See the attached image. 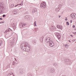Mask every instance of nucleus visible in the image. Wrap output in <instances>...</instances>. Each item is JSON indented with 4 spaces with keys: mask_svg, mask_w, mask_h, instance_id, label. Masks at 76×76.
<instances>
[{
    "mask_svg": "<svg viewBox=\"0 0 76 76\" xmlns=\"http://www.w3.org/2000/svg\"><path fill=\"white\" fill-rule=\"evenodd\" d=\"M3 2L0 3V13H1L3 11V10H5V8L3 7Z\"/></svg>",
    "mask_w": 76,
    "mask_h": 76,
    "instance_id": "1",
    "label": "nucleus"
},
{
    "mask_svg": "<svg viewBox=\"0 0 76 76\" xmlns=\"http://www.w3.org/2000/svg\"><path fill=\"white\" fill-rule=\"evenodd\" d=\"M40 7L42 9H45L46 7V3L45 2H43L41 3Z\"/></svg>",
    "mask_w": 76,
    "mask_h": 76,
    "instance_id": "2",
    "label": "nucleus"
},
{
    "mask_svg": "<svg viewBox=\"0 0 76 76\" xmlns=\"http://www.w3.org/2000/svg\"><path fill=\"white\" fill-rule=\"evenodd\" d=\"M56 35L58 39H60V38H61V36L60 34V33L58 32L56 33Z\"/></svg>",
    "mask_w": 76,
    "mask_h": 76,
    "instance_id": "3",
    "label": "nucleus"
},
{
    "mask_svg": "<svg viewBox=\"0 0 76 76\" xmlns=\"http://www.w3.org/2000/svg\"><path fill=\"white\" fill-rule=\"evenodd\" d=\"M17 65V63L16 62H13L12 64V67H13V66H16Z\"/></svg>",
    "mask_w": 76,
    "mask_h": 76,
    "instance_id": "4",
    "label": "nucleus"
},
{
    "mask_svg": "<svg viewBox=\"0 0 76 76\" xmlns=\"http://www.w3.org/2000/svg\"><path fill=\"white\" fill-rule=\"evenodd\" d=\"M57 28H58V29H62L63 28V27L62 26L60 25H57Z\"/></svg>",
    "mask_w": 76,
    "mask_h": 76,
    "instance_id": "5",
    "label": "nucleus"
},
{
    "mask_svg": "<svg viewBox=\"0 0 76 76\" xmlns=\"http://www.w3.org/2000/svg\"><path fill=\"white\" fill-rule=\"evenodd\" d=\"M23 2H21V4H17V5H15V7H17L18 6H19V5H20V6H23Z\"/></svg>",
    "mask_w": 76,
    "mask_h": 76,
    "instance_id": "6",
    "label": "nucleus"
},
{
    "mask_svg": "<svg viewBox=\"0 0 76 76\" xmlns=\"http://www.w3.org/2000/svg\"><path fill=\"white\" fill-rule=\"evenodd\" d=\"M18 11L16 10H14L12 11V13L14 15H16V14H17V13Z\"/></svg>",
    "mask_w": 76,
    "mask_h": 76,
    "instance_id": "7",
    "label": "nucleus"
},
{
    "mask_svg": "<svg viewBox=\"0 0 76 76\" xmlns=\"http://www.w3.org/2000/svg\"><path fill=\"white\" fill-rule=\"evenodd\" d=\"M65 61H66V62H69V63H70L71 62V61H70L68 59H65L64 60Z\"/></svg>",
    "mask_w": 76,
    "mask_h": 76,
    "instance_id": "8",
    "label": "nucleus"
},
{
    "mask_svg": "<svg viewBox=\"0 0 76 76\" xmlns=\"http://www.w3.org/2000/svg\"><path fill=\"white\" fill-rule=\"evenodd\" d=\"M60 10V8L59 7H57L56 9V12H58Z\"/></svg>",
    "mask_w": 76,
    "mask_h": 76,
    "instance_id": "9",
    "label": "nucleus"
},
{
    "mask_svg": "<svg viewBox=\"0 0 76 76\" xmlns=\"http://www.w3.org/2000/svg\"><path fill=\"white\" fill-rule=\"evenodd\" d=\"M37 11V9L36 8H34L33 9V10L32 11V13L34 14V13H35Z\"/></svg>",
    "mask_w": 76,
    "mask_h": 76,
    "instance_id": "10",
    "label": "nucleus"
},
{
    "mask_svg": "<svg viewBox=\"0 0 76 76\" xmlns=\"http://www.w3.org/2000/svg\"><path fill=\"white\" fill-rule=\"evenodd\" d=\"M70 16L71 17V18H72V19H75V18H74V16L73 15V14H72L70 15Z\"/></svg>",
    "mask_w": 76,
    "mask_h": 76,
    "instance_id": "11",
    "label": "nucleus"
},
{
    "mask_svg": "<svg viewBox=\"0 0 76 76\" xmlns=\"http://www.w3.org/2000/svg\"><path fill=\"white\" fill-rule=\"evenodd\" d=\"M19 26L21 27H23V23H20V24Z\"/></svg>",
    "mask_w": 76,
    "mask_h": 76,
    "instance_id": "12",
    "label": "nucleus"
},
{
    "mask_svg": "<svg viewBox=\"0 0 76 76\" xmlns=\"http://www.w3.org/2000/svg\"><path fill=\"white\" fill-rule=\"evenodd\" d=\"M11 29H10V28H9L8 29V30H6V31H5V33H6V32H9L10 31H11Z\"/></svg>",
    "mask_w": 76,
    "mask_h": 76,
    "instance_id": "13",
    "label": "nucleus"
},
{
    "mask_svg": "<svg viewBox=\"0 0 76 76\" xmlns=\"http://www.w3.org/2000/svg\"><path fill=\"white\" fill-rule=\"evenodd\" d=\"M10 44H11V45L12 47H13L14 44H15V43H14V42H11Z\"/></svg>",
    "mask_w": 76,
    "mask_h": 76,
    "instance_id": "14",
    "label": "nucleus"
},
{
    "mask_svg": "<svg viewBox=\"0 0 76 76\" xmlns=\"http://www.w3.org/2000/svg\"><path fill=\"white\" fill-rule=\"evenodd\" d=\"M40 41L41 42H42V41H43V38L41 37L40 39Z\"/></svg>",
    "mask_w": 76,
    "mask_h": 76,
    "instance_id": "15",
    "label": "nucleus"
},
{
    "mask_svg": "<svg viewBox=\"0 0 76 76\" xmlns=\"http://www.w3.org/2000/svg\"><path fill=\"white\" fill-rule=\"evenodd\" d=\"M51 72L52 73H53V72H55V70H54V69H51Z\"/></svg>",
    "mask_w": 76,
    "mask_h": 76,
    "instance_id": "16",
    "label": "nucleus"
},
{
    "mask_svg": "<svg viewBox=\"0 0 76 76\" xmlns=\"http://www.w3.org/2000/svg\"><path fill=\"white\" fill-rule=\"evenodd\" d=\"M28 76H32V74L31 73H28Z\"/></svg>",
    "mask_w": 76,
    "mask_h": 76,
    "instance_id": "17",
    "label": "nucleus"
},
{
    "mask_svg": "<svg viewBox=\"0 0 76 76\" xmlns=\"http://www.w3.org/2000/svg\"><path fill=\"white\" fill-rule=\"evenodd\" d=\"M3 42L2 41H0V45L1 46V45H2V44H3Z\"/></svg>",
    "mask_w": 76,
    "mask_h": 76,
    "instance_id": "18",
    "label": "nucleus"
},
{
    "mask_svg": "<svg viewBox=\"0 0 76 76\" xmlns=\"http://www.w3.org/2000/svg\"><path fill=\"white\" fill-rule=\"evenodd\" d=\"M36 22H37L36 21H35L34 23V26H37V24L36 23Z\"/></svg>",
    "mask_w": 76,
    "mask_h": 76,
    "instance_id": "19",
    "label": "nucleus"
},
{
    "mask_svg": "<svg viewBox=\"0 0 76 76\" xmlns=\"http://www.w3.org/2000/svg\"><path fill=\"white\" fill-rule=\"evenodd\" d=\"M33 44H34V45H35V44H36V43H37V42H36V41H35L34 40L33 41Z\"/></svg>",
    "mask_w": 76,
    "mask_h": 76,
    "instance_id": "20",
    "label": "nucleus"
},
{
    "mask_svg": "<svg viewBox=\"0 0 76 76\" xmlns=\"http://www.w3.org/2000/svg\"><path fill=\"white\" fill-rule=\"evenodd\" d=\"M74 17L75 19H76V14H73Z\"/></svg>",
    "mask_w": 76,
    "mask_h": 76,
    "instance_id": "21",
    "label": "nucleus"
},
{
    "mask_svg": "<svg viewBox=\"0 0 76 76\" xmlns=\"http://www.w3.org/2000/svg\"><path fill=\"white\" fill-rule=\"evenodd\" d=\"M62 6V4L59 5L58 6V7H61Z\"/></svg>",
    "mask_w": 76,
    "mask_h": 76,
    "instance_id": "22",
    "label": "nucleus"
},
{
    "mask_svg": "<svg viewBox=\"0 0 76 76\" xmlns=\"http://www.w3.org/2000/svg\"><path fill=\"white\" fill-rule=\"evenodd\" d=\"M51 29L52 31H56V29L54 28H52Z\"/></svg>",
    "mask_w": 76,
    "mask_h": 76,
    "instance_id": "23",
    "label": "nucleus"
},
{
    "mask_svg": "<svg viewBox=\"0 0 76 76\" xmlns=\"http://www.w3.org/2000/svg\"><path fill=\"white\" fill-rule=\"evenodd\" d=\"M26 47H29V46L28 45H26V44L25 43V45H24Z\"/></svg>",
    "mask_w": 76,
    "mask_h": 76,
    "instance_id": "24",
    "label": "nucleus"
},
{
    "mask_svg": "<svg viewBox=\"0 0 76 76\" xmlns=\"http://www.w3.org/2000/svg\"><path fill=\"white\" fill-rule=\"evenodd\" d=\"M66 23V25H68V26L69 25V22H67Z\"/></svg>",
    "mask_w": 76,
    "mask_h": 76,
    "instance_id": "25",
    "label": "nucleus"
},
{
    "mask_svg": "<svg viewBox=\"0 0 76 76\" xmlns=\"http://www.w3.org/2000/svg\"><path fill=\"white\" fill-rule=\"evenodd\" d=\"M49 45H52V43L51 41H49Z\"/></svg>",
    "mask_w": 76,
    "mask_h": 76,
    "instance_id": "26",
    "label": "nucleus"
},
{
    "mask_svg": "<svg viewBox=\"0 0 76 76\" xmlns=\"http://www.w3.org/2000/svg\"><path fill=\"white\" fill-rule=\"evenodd\" d=\"M53 65L54 66H57V64L56 63H55L53 64Z\"/></svg>",
    "mask_w": 76,
    "mask_h": 76,
    "instance_id": "27",
    "label": "nucleus"
},
{
    "mask_svg": "<svg viewBox=\"0 0 76 76\" xmlns=\"http://www.w3.org/2000/svg\"><path fill=\"white\" fill-rule=\"evenodd\" d=\"M65 47H69V45H65Z\"/></svg>",
    "mask_w": 76,
    "mask_h": 76,
    "instance_id": "28",
    "label": "nucleus"
},
{
    "mask_svg": "<svg viewBox=\"0 0 76 76\" xmlns=\"http://www.w3.org/2000/svg\"><path fill=\"white\" fill-rule=\"evenodd\" d=\"M5 16H6V15H3V18H5Z\"/></svg>",
    "mask_w": 76,
    "mask_h": 76,
    "instance_id": "29",
    "label": "nucleus"
},
{
    "mask_svg": "<svg viewBox=\"0 0 76 76\" xmlns=\"http://www.w3.org/2000/svg\"><path fill=\"white\" fill-rule=\"evenodd\" d=\"M72 28H75V25H73L72 26Z\"/></svg>",
    "mask_w": 76,
    "mask_h": 76,
    "instance_id": "30",
    "label": "nucleus"
},
{
    "mask_svg": "<svg viewBox=\"0 0 76 76\" xmlns=\"http://www.w3.org/2000/svg\"><path fill=\"white\" fill-rule=\"evenodd\" d=\"M38 29V28H36L35 29V30L36 31H37Z\"/></svg>",
    "mask_w": 76,
    "mask_h": 76,
    "instance_id": "31",
    "label": "nucleus"
},
{
    "mask_svg": "<svg viewBox=\"0 0 76 76\" xmlns=\"http://www.w3.org/2000/svg\"><path fill=\"white\" fill-rule=\"evenodd\" d=\"M26 17V18H28V15H26L25 16H24V17Z\"/></svg>",
    "mask_w": 76,
    "mask_h": 76,
    "instance_id": "32",
    "label": "nucleus"
},
{
    "mask_svg": "<svg viewBox=\"0 0 76 76\" xmlns=\"http://www.w3.org/2000/svg\"><path fill=\"white\" fill-rule=\"evenodd\" d=\"M30 47H28V51H30V50H31V49H30Z\"/></svg>",
    "mask_w": 76,
    "mask_h": 76,
    "instance_id": "33",
    "label": "nucleus"
},
{
    "mask_svg": "<svg viewBox=\"0 0 76 76\" xmlns=\"http://www.w3.org/2000/svg\"><path fill=\"white\" fill-rule=\"evenodd\" d=\"M10 74V75H13V73H12V72H11L10 73H9Z\"/></svg>",
    "mask_w": 76,
    "mask_h": 76,
    "instance_id": "34",
    "label": "nucleus"
},
{
    "mask_svg": "<svg viewBox=\"0 0 76 76\" xmlns=\"http://www.w3.org/2000/svg\"><path fill=\"white\" fill-rule=\"evenodd\" d=\"M10 75H11L10 74H8L7 75V76H10Z\"/></svg>",
    "mask_w": 76,
    "mask_h": 76,
    "instance_id": "35",
    "label": "nucleus"
},
{
    "mask_svg": "<svg viewBox=\"0 0 76 76\" xmlns=\"http://www.w3.org/2000/svg\"><path fill=\"white\" fill-rule=\"evenodd\" d=\"M50 45V47H53L54 46V45H53L52 46V45Z\"/></svg>",
    "mask_w": 76,
    "mask_h": 76,
    "instance_id": "36",
    "label": "nucleus"
},
{
    "mask_svg": "<svg viewBox=\"0 0 76 76\" xmlns=\"http://www.w3.org/2000/svg\"><path fill=\"white\" fill-rule=\"evenodd\" d=\"M11 8H12V7H13V4H12L11 5Z\"/></svg>",
    "mask_w": 76,
    "mask_h": 76,
    "instance_id": "37",
    "label": "nucleus"
},
{
    "mask_svg": "<svg viewBox=\"0 0 76 76\" xmlns=\"http://www.w3.org/2000/svg\"><path fill=\"white\" fill-rule=\"evenodd\" d=\"M65 20H67V17L65 18Z\"/></svg>",
    "mask_w": 76,
    "mask_h": 76,
    "instance_id": "38",
    "label": "nucleus"
},
{
    "mask_svg": "<svg viewBox=\"0 0 76 76\" xmlns=\"http://www.w3.org/2000/svg\"><path fill=\"white\" fill-rule=\"evenodd\" d=\"M12 7H15V4H12Z\"/></svg>",
    "mask_w": 76,
    "mask_h": 76,
    "instance_id": "39",
    "label": "nucleus"
},
{
    "mask_svg": "<svg viewBox=\"0 0 76 76\" xmlns=\"http://www.w3.org/2000/svg\"><path fill=\"white\" fill-rule=\"evenodd\" d=\"M48 39V38H46V39L45 40V41H47V40Z\"/></svg>",
    "mask_w": 76,
    "mask_h": 76,
    "instance_id": "40",
    "label": "nucleus"
},
{
    "mask_svg": "<svg viewBox=\"0 0 76 76\" xmlns=\"http://www.w3.org/2000/svg\"><path fill=\"white\" fill-rule=\"evenodd\" d=\"M20 73H23V71H20Z\"/></svg>",
    "mask_w": 76,
    "mask_h": 76,
    "instance_id": "41",
    "label": "nucleus"
},
{
    "mask_svg": "<svg viewBox=\"0 0 76 76\" xmlns=\"http://www.w3.org/2000/svg\"><path fill=\"white\" fill-rule=\"evenodd\" d=\"M75 40H76V39H74L72 41H75Z\"/></svg>",
    "mask_w": 76,
    "mask_h": 76,
    "instance_id": "42",
    "label": "nucleus"
},
{
    "mask_svg": "<svg viewBox=\"0 0 76 76\" xmlns=\"http://www.w3.org/2000/svg\"><path fill=\"white\" fill-rule=\"evenodd\" d=\"M70 23H72V20H71L70 21Z\"/></svg>",
    "mask_w": 76,
    "mask_h": 76,
    "instance_id": "43",
    "label": "nucleus"
},
{
    "mask_svg": "<svg viewBox=\"0 0 76 76\" xmlns=\"http://www.w3.org/2000/svg\"><path fill=\"white\" fill-rule=\"evenodd\" d=\"M0 20H3V18H0Z\"/></svg>",
    "mask_w": 76,
    "mask_h": 76,
    "instance_id": "44",
    "label": "nucleus"
},
{
    "mask_svg": "<svg viewBox=\"0 0 76 76\" xmlns=\"http://www.w3.org/2000/svg\"><path fill=\"white\" fill-rule=\"evenodd\" d=\"M70 36H71L72 37H73V35H71Z\"/></svg>",
    "mask_w": 76,
    "mask_h": 76,
    "instance_id": "45",
    "label": "nucleus"
},
{
    "mask_svg": "<svg viewBox=\"0 0 76 76\" xmlns=\"http://www.w3.org/2000/svg\"><path fill=\"white\" fill-rule=\"evenodd\" d=\"M15 61H17V59L16 58H15Z\"/></svg>",
    "mask_w": 76,
    "mask_h": 76,
    "instance_id": "46",
    "label": "nucleus"
},
{
    "mask_svg": "<svg viewBox=\"0 0 76 76\" xmlns=\"http://www.w3.org/2000/svg\"><path fill=\"white\" fill-rule=\"evenodd\" d=\"M4 23V22H2V23Z\"/></svg>",
    "mask_w": 76,
    "mask_h": 76,
    "instance_id": "47",
    "label": "nucleus"
},
{
    "mask_svg": "<svg viewBox=\"0 0 76 76\" xmlns=\"http://www.w3.org/2000/svg\"><path fill=\"white\" fill-rule=\"evenodd\" d=\"M23 26H25V24H23Z\"/></svg>",
    "mask_w": 76,
    "mask_h": 76,
    "instance_id": "48",
    "label": "nucleus"
},
{
    "mask_svg": "<svg viewBox=\"0 0 76 76\" xmlns=\"http://www.w3.org/2000/svg\"><path fill=\"white\" fill-rule=\"evenodd\" d=\"M59 18H60L61 17V16L60 15H59V16H58Z\"/></svg>",
    "mask_w": 76,
    "mask_h": 76,
    "instance_id": "49",
    "label": "nucleus"
},
{
    "mask_svg": "<svg viewBox=\"0 0 76 76\" xmlns=\"http://www.w3.org/2000/svg\"><path fill=\"white\" fill-rule=\"evenodd\" d=\"M0 23H2V22H0Z\"/></svg>",
    "mask_w": 76,
    "mask_h": 76,
    "instance_id": "50",
    "label": "nucleus"
},
{
    "mask_svg": "<svg viewBox=\"0 0 76 76\" xmlns=\"http://www.w3.org/2000/svg\"><path fill=\"white\" fill-rule=\"evenodd\" d=\"M69 42H71V41H70V40H69Z\"/></svg>",
    "mask_w": 76,
    "mask_h": 76,
    "instance_id": "51",
    "label": "nucleus"
},
{
    "mask_svg": "<svg viewBox=\"0 0 76 76\" xmlns=\"http://www.w3.org/2000/svg\"><path fill=\"white\" fill-rule=\"evenodd\" d=\"M52 43H54V42H53V41H52Z\"/></svg>",
    "mask_w": 76,
    "mask_h": 76,
    "instance_id": "52",
    "label": "nucleus"
},
{
    "mask_svg": "<svg viewBox=\"0 0 76 76\" xmlns=\"http://www.w3.org/2000/svg\"><path fill=\"white\" fill-rule=\"evenodd\" d=\"M74 34H75V33H74Z\"/></svg>",
    "mask_w": 76,
    "mask_h": 76,
    "instance_id": "53",
    "label": "nucleus"
},
{
    "mask_svg": "<svg viewBox=\"0 0 76 76\" xmlns=\"http://www.w3.org/2000/svg\"><path fill=\"white\" fill-rule=\"evenodd\" d=\"M49 41H50V39H49Z\"/></svg>",
    "mask_w": 76,
    "mask_h": 76,
    "instance_id": "54",
    "label": "nucleus"
},
{
    "mask_svg": "<svg viewBox=\"0 0 76 76\" xmlns=\"http://www.w3.org/2000/svg\"><path fill=\"white\" fill-rule=\"evenodd\" d=\"M43 38H44V37H43Z\"/></svg>",
    "mask_w": 76,
    "mask_h": 76,
    "instance_id": "55",
    "label": "nucleus"
},
{
    "mask_svg": "<svg viewBox=\"0 0 76 76\" xmlns=\"http://www.w3.org/2000/svg\"><path fill=\"white\" fill-rule=\"evenodd\" d=\"M75 42H76V41Z\"/></svg>",
    "mask_w": 76,
    "mask_h": 76,
    "instance_id": "56",
    "label": "nucleus"
}]
</instances>
